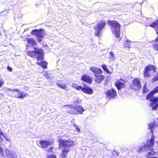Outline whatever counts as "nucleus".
Listing matches in <instances>:
<instances>
[{
	"instance_id": "f257e3e1",
	"label": "nucleus",
	"mask_w": 158,
	"mask_h": 158,
	"mask_svg": "<svg viewBox=\"0 0 158 158\" xmlns=\"http://www.w3.org/2000/svg\"><path fill=\"white\" fill-rule=\"evenodd\" d=\"M157 92H158V86L150 92L146 97V99L147 100H149L152 102L150 104V106L152 108V109L153 110H156L158 107V97L155 98L153 97L154 94Z\"/></svg>"
},
{
	"instance_id": "f03ea898",
	"label": "nucleus",
	"mask_w": 158,
	"mask_h": 158,
	"mask_svg": "<svg viewBox=\"0 0 158 158\" xmlns=\"http://www.w3.org/2000/svg\"><path fill=\"white\" fill-rule=\"evenodd\" d=\"M2 90L4 92H6L9 94L12 93H13L11 94L10 96L12 97H15L18 98H23L27 95L26 93L20 91L19 90L17 89H11L7 87H4Z\"/></svg>"
},
{
	"instance_id": "7ed1b4c3",
	"label": "nucleus",
	"mask_w": 158,
	"mask_h": 158,
	"mask_svg": "<svg viewBox=\"0 0 158 158\" xmlns=\"http://www.w3.org/2000/svg\"><path fill=\"white\" fill-rule=\"evenodd\" d=\"M108 23L110 26L111 31L116 38H119L120 35V25L115 21L109 20Z\"/></svg>"
},
{
	"instance_id": "20e7f679",
	"label": "nucleus",
	"mask_w": 158,
	"mask_h": 158,
	"mask_svg": "<svg viewBox=\"0 0 158 158\" xmlns=\"http://www.w3.org/2000/svg\"><path fill=\"white\" fill-rule=\"evenodd\" d=\"M34 50L27 52V54L31 57L37 59V61L43 60V51L40 48L34 47Z\"/></svg>"
},
{
	"instance_id": "39448f33",
	"label": "nucleus",
	"mask_w": 158,
	"mask_h": 158,
	"mask_svg": "<svg viewBox=\"0 0 158 158\" xmlns=\"http://www.w3.org/2000/svg\"><path fill=\"white\" fill-rule=\"evenodd\" d=\"M66 109L69 113L73 114H82L84 110L80 105H75L74 104L67 106Z\"/></svg>"
},
{
	"instance_id": "423d86ee",
	"label": "nucleus",
	"mask_w": 158,
	"mask_h": 158,
	"mask_svg": "<svg viewBox=\"0 0 158 158\" xmlns=\"http://www.w3.org/2000/svg\"><path fill=\"white\" fill-rule=\"evenodd\" d=\"M106 24V22L100 21L97 23V25L95 26L94 29H95L94 32L95 36H100L99 33Z\"/></svg>"
},
{
	"instance_id": "0eeeda50",
	"label": "nucleus",
	"mask_w": 158,
	"mask_h": 158,
	"mask_svg": "<svg viewBox=\"0 0 158 158\" xmlns=\"http://www.w3.org/2000/svg\"><path fill=\"white\" fill-rule=\"evenodd\" d=\"M59 147H62L63 148H68L69 149V147L74 145V142L70 140H64L62 139L58 141Z\"/></svg>"
},
{
	"instance_id": "6e6552de",
	"label": "nucleus",
	"mask_w": 158,
	"mask_h": 158,
	"mask_svg": "<svg viewBox=\"0 0 158 158\" xmlns=\"http://www.w3.org/2000/svg\"><path fill=\"white\" fill-rule=\"evenodd\" d=\"M106 97L109 99H114L117 95L116 91L112 88L105 91Z\"/></svg>"
},
{
	"instance_id": "1a4fd4ad",
	"label": "nucleus",
	"mask_w": 158,
	"mask_h": 158,
	"mask_svg": "<svg viewBox=\"0 0 158 158\" xmlns=\"http://www.w3.org/2000/svg\"><path fill=\"white\" fill-rule=\"evenodd\" d=\"M156 70V68L153 65H149L146 67L145 68L144 72V76L145 77H148L150 76L149 74L150 72L153 71L155 72Z\"/></svg>"
},
{
	"instance_id": "9d476101",
	"label": "nucleus",
	"mask_w": 158,
	"mask_h": 158,
	"mask_svg": "<svg viewBox=\"0 0 158 158\" xmlns=\"http://www.w3.org/2000/svg\"><path fill=\"white\" fill-rule=\"evenodd\" d=\"M45 33V31L41 29L39 30L36 29L33 30L31 32V34L35 35L36 37L43 38Z\"/></svg>"
},
{
	"instance_id": "9b49d317",
	"label": "nucleus",
	"mask_w": 158,
	"mask_h": 158,
	"mask_svg": "<svg viewBox=\"0 0 158 158\" xmlns=\"http://www.w3.org/2000/svg\"><path fill=\"white\" fill-rule=\"evenodd\" d=\"M141 87V83L139 80L137 79H135L133 81L132 89L135 90H139Z\"/></svg>"
},
{
	"instance_id": "f8f14e48",
	"label": "nucleus",
	"mask_w": 158,
	"mask_h": 158,
	"mask_svg": "<svg viewBox=\"0 0 158 158\" xmlns=\"http://www.w3.org/2000/svg\"><path fill=\"white\" fill-rule=\"evenodd\" d=\"M5 153L6 156L8 158H16L17 157L16 153L11 150L6 149Z\"/></svg>"
},
{
	"instance_id": "ddd939ff",
	"label": "nucleus",
	"mask_w": 158,
	"mask_h": 158,
	"mask_svg": "<svg viewBox=\"0 0 158 158\" xmlns=\"http://www.w3.org/2000/svg\"><path fill=\"white\" fill-rule=\"evenodd\" d=\"M25 40L27 41V49H28L30 46L34 47L36 44L35 41L32 38H26V40Z\"/></svg>"
},
{
	"instance_id": "4468645a",
	"label": "nucleus",
	"mask_w": 158,
	"mask_h": 158,
	"mask_svg": "<svg viewBox=\"0 0 158 158\" xmlns=\"http://www.w3.org/2000/svg\"><path fill=\"white\" fill-rule=\"evenodd\" d=\"M115 85L117 89L120 90L124 87V81L122 80H118L116 82Z\"/></svg>"
},
{
	"instance_id": "2eb2a0df",
	"label": "nucleus",
	"mask_w": 158,
	"mask_h": 158,
	"mask_svg": "<svg viewBox=\"0 0 158 158\" xmlns=\"http://www.w3.org/2000/svg\"><path fill=\"white\" fill-rule=\"evenodd\" d=\"M37 145L40 147L46 148L50 145V142L48 141L42 140L40 141Z\"/></svg>"
},
{
	"instance_id": "dca6fc26",
	"label": "nucleus",
	"mask_w": 158,
	"mask_h": 158,
	"mask_svg": "<svg viewBox=\"0 0 158 158\" xmlns=\"http://www.w3.org/2000/svg\"><path fill=\"white\" fill-rule=\"evenodd\" d=\"M81 90L83 92L89 94H92L93 93V89L90 87L87 86L82 87Z\"/></svg>"
},
{
	"instance_id": "f3484780",
	"label": "nucleus",
	"mask_w": 158,
	"mask_h": 158,
	"mask_svg": "<svg viewBox=\"0 0 158 158\" xmlns=\"http://www.w3.org/2000/svg\"><path fill=\"white\" fill-rule=\"evenodd\" d=\"M81 80L83 81L90 84L91 83L92 81L91 78L89 76H86V75H84L82 77Z\"/></svg>"
},
{
	"instance_id": "a211bd4d",
	"label": "nucleus",
	"mask_w": 158,
	"mask_h": 158,
	"mask_svg": "<svg viewBox=\"0 0 158 158\" xmlns=\"http://www.w3.org/2000/svg\"><path fill=\"white\" fill-rule=\"evenodd\" d=\"M90 70L94 73L95 74H100L102 73V70L100 69H99L94 67H91ZM96 74H95V75Z\"/></svg>"
},
{
	"instance_id": "6ab92c4d",
	"label": "nucleus",
	"mask_w": 158,
	"mask_h": 158,
	"mask_svg": "<svg viewBox=\"0 0 158 158\" xmlns=\"http://www.w3.org/2000/svg\"><path fill=\"white\" fill-rule=\"evenodd\" d=\"M95 81L98 83H101V81L104 79L105 77L102 75H95Z\"/></svg>"
},
{
	"instance_id": "aec40b11",
	"label": "nucleus",
	"mask_w": 158,
	"mask_h": 158,
	"mask_svg": "<svg viewBox=\"0 0 158 158\" xmlns=\"http://www.w3.org/2000/svg\"><path fill=\"white\" fill-rule=\"evenodd\" d=\"M155 136L152 135L151 139L148 141L147 143V146L149 147H152L154 145V140L155 139Z\"/></svg>"
},
{
	"instance_id": "412c9836",
	"label": "nucleus",
	"mask_w": 158,
	"mask_h": 158,
	"mask_svg": "<svg viewBox=\"0 0 158 158\" xmlns=\"http://www.w3.org/2000/svg\"><path fill=\"white\" fill-rule=\"evenodd\" d=\"M115 57L113 52H110V55L109 56V60L110 62L115 60Z\"/></svg>"
},
{
	"instance_id": "4be33fe9",
	"label": "nucleus",
	"mask_w": 158,
	"mask_h": 158,
	"mask_svg": "<svg viewBox=\"0 0 158 158\" xmlns=\"http://www.w3.org/2000/svg\"><path fill=\"white\" fill-rule=\"evenodd\" d=\"M69 151V149L68 148H64L62 151V153L61 155V157L65 158L66 155V154Z\"/></svg>"
},
{
	"instance_id": "5701e85b",
	"label": "nucleus",
	"mask_w": 158,
	"mask_h": 158,
	"mask_svg": "<svg viewBox=\"0 0 158 158\" xmlns=\"http://www.w3.org/2000/svg\"><path fill=\"white\" fill-rule=\"evenodd\" d=\"M72 86L73 88L76 89L77 90H81L82 88L81 86H78L77 84L75 83L72 84Z\"/></svg>"
},
{
	"instance_id": "b1692460",
	"label": "nucleus",
	"mask_w": 158,
	"mask_h": 158,
	"mask_svg": "<svg viewBox=\"0 0 158 158\" xmlns=\"http://www.w3.org/2000/svg\"><path fill=\"white\" fill-rule=\"evenodd\" d=\"M156 151H154L152 149V150L150 149V151L148 152V154L150 156L151 155H155L157 154Z\"/></svg>"
},
{
	"instance_id": "393cba45",
	"label": "nucleus",
	"mask_w": 158,
	"mask_h": 158,
	"mask_svg": "<svg viewBox=\"0 0 158 158\" xmlns=\"http://www.w3.org/2000/svg\"><path fill=\"white\" fill-rule=\"evenodd\" d=\"M47 63L45 61H42L40 62V65L44 68H46L47 67Z\"/></svg>"
},
{
	"instance_id": "a878e982",
	"label": "nucleus",
	"mask_w": 158,
	"mask_h": 158,
	"mask_svg": "<svg viewBox=\"0 0 158 158\" xmlns=\"http://www.w3.org/2000/svg\"><path fill=\"white\" fill-rule=\"evenodd\" d=\"M131 42V41H129L128 40H127L126 41H125L124 43V44L125 47L129 48L130 45V43Z\"/></svg>"
},
{
	"instance_id": "bb28decb",
	"label": "nucleus",
	"mask_w": 158,
	"mask_h": 158,
	"mask_svg": "<svg viewBox=\"0 0 158 158\" xmlns=\"http://www.w3.org/2000/svg\"><path fill=\"white\" fill-rule=\"evenodd\" d=\"M146 148V146L145 144H143L141 146L139 147V150L138 151L139 152H141L145 150Z\"/></svg>"
},
{
	"instance_id": "cd10ccee",
	"label": "nucleus",
	"mask_w": 158,
	"mask_h": 158,
	"mask_svg": "<svg viewBox=\"0 0 158 158\" xmlns=\"http://www.w3.org/2000/svg\"><path fill=\"white\" fill-rule=\"evenodd\" d=\"M148 128L151 130V132L152 134L153 133V131L152 129L153 127V123H148Z\"/></svg>"
},
{
	"instance_id": "c85d7f7f",
	"label": "nucleus",
	"mask_w": 158,
	"mask_h": 158,
	"mask_svg": "<svg viewBox=\"0 0 158 158\" xmlns=\"http://www.w3.org/2000/svg\"><path fill=\"white\" fill-rule=\"evenodd\" d=\"M57 85L62 89H64L65 88V85L64 84H61L58 83H57Z\"/></svg>"
},
{
	"instance_id": "c756f323",
	"label": "nucleus",
	"mask_w": 158,
	"mask_h": 158,
	"mask_svg": "<svg viewBox=\"0 0 158 158\" xmlns=\"http://www.w3.org/2000/svg\"><path fill=\"white\" fill-rule=\"evenodd\" d=\"M81 102V100L79 99H77L74 101L75 105H78V104H79Z\"/></svg>"
},
{
	"instance_id": "7c9ffc66",
	"label": "nucleus",
	"mask_w": 158,
	"mask_h": 158,
	"mask_svg": "<svg viewBox=\"0 0 158 158\" xmlns=\"http://www.w3.org/2000/svg\"><path fill=\"white\" fill-rule=\"evenodd\" d=\"M148 89L146 88V85L145 84L143 87V93H145L147 92H148Z\"/></svg>"
},
{
	"instance_id": "2f4dec72",
	"label": "nucleus",
	"mask_w": 158,
	"mask_h": 158,
	"mask_svg": "<svg viewBox=\"0 0 158 158\" xmlns=\"http://www.w3.org/2000/svg\"><path fill=\"white\" fill-rule=\"evenodd\" d=\"M157 81H158V73H157L155 77L152 79V81L153 82H155Z\"/></svg>"
},
{
	"instance_id": "473e14b6",
	"label": "nucleus",
	"mask_w": 158,
	"mask_h": 158,
	"mask_svg": "<svg viewBox=\"0 0 158 158\" xmlns=\"http://www.w3.org/2000/svg\"><path fill=\"white\" fill-rule=\"evenodd\" d=\"M5 139L7 141H10L11 139L10 137H8L7 135H4L3 136Z\"/></svg>"
},
{
	"instance_id": "72a5a7b5",
	"label": "nucleus",
	"mask_w": 158,
	"mask_h": 158,
	"mask_svg": "<svg viewBox=\"0 0 158 158\" xmlns=\"http://www.w3.org/2000/svg\"><path fill=\"white\" fill-rule=\"evenodd\" d=\"M102 67L103 69L105 71L106 70H108V68L107 67V66L105 64H103L102 65Z\"/></svg>"
},
{
	"instance_id": "f704fd0d",
	"label": "nucleus",
	"mask_w": 158,
	"mask_h": 158,
	"mask_svg": "<svg viewBox=\"0 0 158 158\" xmlns=\"http://www.w3.org/2000/svg\"><path fill=\"white\" fill-rule=\"evenodd\" d=\"M4 83V80L0 78V88L2 87Z\"/></svg>"
},
{
	"instance_id": "c9c22d12",
	"label": "nucleus",
	"mask_w": 158,
	"mask_h": 158,
	"mask_svg": "<svg viewBox=\"0 0 158 158\" xmlns=\"http://www.w3.org/2000/svg\"><path fill=\"white\" fill-rule=\"evenodd\" d=\"M47 158H56V157L55 155L51 154L48 156Z\"/></svg>"
},
{
	"instance_id": "e433bc0d",
	"label": "nucleus",
	"mask_w": 158,
	"mask_h": 158,
	"mask_svg": "<svg viewBox=\"0 0 158 158\" xmlns=\"http://www.w3.org/2000/svg\"><path fill=\"white\" fill-rule=\"evenodd\" d=\"M75 127H76V129L77 131L79 132L80 131V129L79 127H78L77 125H76L75 124H74Z\"/></svg>"
},
{
	"instance_id": "4c0bfd02",
	"label": "nucleus",
	"mask_w": 158,
	"mask_h": 158,
	"mask_svg": "<svg viewBox=\"0 0 158 158\" xmlns=\"http://www.w3.org/2000/svg\"><path fill=\"white\" fill-rule=\"evenodd\" d=\"M2 137H3V136L0 135V143L3 141L4 140Z\"/></svg>"
},
{
	"instance_id": "58836bf2",
	"label": "nucleus",
	"mask_w": 158,
	"mask_h": 158,
	"mask_svg": "<svg viewBox=\"0 0 158 158\" xmlns=\"http://www.w3.org/2000/svg\"><path fill=\"white\" fill-rule=\"evenodd\" d=\"M42 38H40V37L38 38L37 39V40H38V41L40 42H41L42 41Z\"/></svg>"
},
{
	"instance_id": "ea45409f",
	"label": "nucleus",
	"mask_w": 158,
	"mask_h": 158,
	"mask_svg": "<svg viewBox=\"0 0 158 158\" xmlns=\"http://www.w3.org/2000/svg\"><path fill=\"white\" fill-rule=\"evenodd\" d=\"M0 131V135L3 136V137L5 135L1 131V130Z\"/></svg>"
},
{
	"instance_id": "a19ab883",
	"label": "nucleus",
	"mask_w": 158,
	"mask_h": 158,
	"mask_svg": "<svg viewBox=\"0 0 158 158\" xmlns=\"http://www.w3.org/2000/svg\"><path fill=\"white\" fill-rule=\"evenodd\" d=\"M53 149V148L52 147H51L50 148H49L48 150V151L50 152H52V149Z\"/></svg>"
},
{
	"instance_id": "79ce46f5",
	"label": "nucleus",
	"mask_w": 158,
	"mask_h": 158,
	"mask_svg": "<svg viewBox=\"0 0 158 158\" xmlns=\"http://www.w3.org/2000/svg\"><path fill=\"white\" fill-rule=\"evenodd\" d=\"M7 68L9 71H12V69L10 67H8Z\"/></svg>"
},
{
	"instance_id": "37998d69",
	"label": "nucleus",
	"mask_w": 158,
	"mask_h": 158,
	"mask_svg": "<svg viewBox=\"0 0 158 158\" xmlns=\"http://www.w3.org/2000/svg\"><path fill=\"white\" fill-rule=\"evenodd\" d=\"M106 72L108 73H110V72L109 71L108 69V70H106Z\"/></svg>"
},
{
	"instance_id": "c03bdc74",
	"label": "nucleus",
	"mask_w": 158,
	"mask_h": 158,
	"mask_svg": "<svg viewBox=\"0 0 158 158\" xmlns=\"http://www.w3.org/2000/svg\"><path fill=\"white\" fill-rule=\"evenodd\" d=\"M149 158H158L157 157H150Z\"/></svg>"
},
{
	"instance_id": "a18cd8bd",
	"label": "nucleus",
	"mask_w": 158,
	"mask_h": 158,
	"mask_svg": "<svg viewBox=\"0 0 158 158\" xmlns=\"http://www.w3.org/2000/svg\"><path fill=\"white\" fill-rule=\"evenodd\" d=\"M45 77L47 78V79H48V78H49V77H48V76L47 75H46V76H45Z\"/></svg>"
},
{
	"instance_id": "49530a36",
	"label": "nucleus",
	"mask_w": 158,
	"mask_h": 158,
	"mask_svg": "<svg viewBox=\"0 0 158 158\" xmlns=\"http://www.w3.org/2000/svg\"><path fill=\"white\" fill-rule=\"evenodd\" d=\"M36 64H39V65H40V63H39V62H37Z\"/></svg>"
},
{
	"instance_id": "de8ad7c7",
	"label": "nucleus",
	"mask_w": 158,
	"mask_h": 158,
	"mask_svg": "<svg viewBox=\"0 0 158 158\" xmlns=\"http://www.w3.org/2000/svg\"><path fill=\"white\" fill-rule=\"evenodd\" d=\"M1 94V95H2L3 96V93H2V94L1 93V94Z\"/></svg>"
},
{
	"instance_id": "09e8293b",
	"label": "nucleus",
	"mask_w": 158,
	"mask_h": 158,
	"mask_svg": "<svg viewBox=\"0 0 158 158\" xmlns=\"http://www.w3.org/2000/svg\"><path fill=\"white\" fill-rule=\"evenodd\" d=\"M1 130V128H0V130Z\"/></svg>"
}]
</instances>
